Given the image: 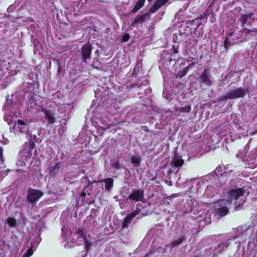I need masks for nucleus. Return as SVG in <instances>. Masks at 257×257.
Masks as SVG:
<instances>
[{"mask_svg": "<svg viewBox=\"0 0 257 257\" xmlns=\"http://www.w3.org/2000/svg\"><path fill=\"white\" fill-rule=\"evenodd\" d=\"M27 137L29 138L30 142H29V150L31 151L32 150L35 146V142L36 141L37 137L35 135H31L28 132L27 133Z\"/></svg>", "mask_w": 257, "mask_h": 257, "instance_id": "20", "label": "nucleus"}, {"mask_svg": "<svg viewBox=\"0 0 257 257\" xmlns=\"http://www.w3.org/2000/svg\"><path fill=\"white\" fill-rule=\"evenodd\" d=\"M146 0H139L136 3L135 6L132 10V13H136L141 8L143 7L144 4L145 3Z\"/></svg>", "mask_w": 257, "mask_h": 257, "instance_id": "23", "label": "nucleus"}, {"mask_svg": "<svg viewBox=\"0 0 257 257\" xmlns=\"http://www.w3.org/2000/svg\"><path fill=\"white\" fill-rule=\"evenodd\" d=\"M144 192L141 190H134L129 195V198L136 201H142L143 199Z\"/></svg>", "mask_w": 257, "mask_h": 257, "instance_id": "12", "label": "nucleus"}, {"mask_svg": "<svg viewBox=\"0 0 257 257\" xmlns=\"http://www.w3.org/2000/svg\"><path fill=\"white\" fill-rule=\"evenodd\" d=\"M81 195L82 196H84V197H85V196H86V193H85V192L83 190V191L81 193Z\"/></svg>", "mask_w": 257, "mask_h": 257, "instance_id": "34", "label": "nucleus"}, {"mask_svg": "<svg viewBox=\"0 0 257 257\" xmlns=\"http://www.w3.org/2000/svg\"><path fill=\"white\" fill-rule=\"evenodd\" d=\"M102 128H103V130H105L107 128V127H103V128L102 127Z\"/></svg>", "mask_w": 257, "mask_h": 257, "instance_id": "37", "label": "nucleus"}, {"mask_svg": "<svg viewBox=\"0 0 257 257\" xmlns=\"http://www.w3.org/2000/svg\"><path fill=\"white\" fill-rule=\"evenodd\" d=\"M166 3V1L164 0H156L153 6L150 9V12L151 13H154L160 7L164 5Z\"/></svg>", "mask_w": 257, "mask_h": 257, "instance_id": "16", "label": "nucleus"}, {"mask_svg": "<svg viewBox=\"0 0 257 257\" xmlns=\"http://www.w3.org/2000/svg\"><path fill=\"white\" fill-rule=\"evenodd\" d=\"M42 111L45 114L46 118L47 119L48 123L50 124L54 123L55 121L54 113L51 111L43 109Z\"/></svg>", "mask_w": 257, "mask_h": 257, "instance_id": "17", "label": "nucleus"}, {"mask_svg": "<svg viewBox=\"0 0 257 257\" xmlns=\"http://www.w3.org/2000/svg\"><path fill=\"white\" fill-rule=\"evenodd\" d=\"M188 70V66L185 67L181 71H180L178 74V75L182 77V76L186 75Z\"/></svg>", "mask_w": 257, "mask_h": 257, "instance_id": "30", "label": "nucleus"}, {"mask_svg": "<svg viewBox=\"0 0 257 257\" xmlns=\"http://www.w3.org/2000/svg\"><path fill=\"white\" fill-rule=\"evenodd\" d=\"M15 105L16 103H15L14 104V102L12 100L7 99L6 103L4 106V108L7 112H6V114L4 116V119L5 120L7 121L9 124H11L13 122V116L11 114L9 115L8 113H9L10 111H12V112H15Z\"/></svg>", "mask_w": 257, "mask_h": 257, "instance_id": "6", "label": "nucleus"}, {"mask_svg": "<svg viewBox=\"0 0 257 257\" xmlns=\"http://www.w3.org/2000/svg\"><path fill=\"white\" fill-rule=\"evenodd\" d=\"M130 39V35L128 34H124L121 39V41L122 42H126L128 41Z\"/></svg>", "mask_w": 257, "mask_h": 257, "instance_id": "32", "label": "nucleus"}, {"mask_svg": "<svg viewBox=\"0 0 257 257\" xmlns=\"http://www.w3.org/2000/svg\"><path fill=\"white\" fill-rule=\"evenodd\" d=\"M6 222L10 227H15L17 223L16 219L12 217L8 218Z\"/></svg>", "mask_w": 257, "mask_h": 257, "instance_id": "25", "label": "nucleus"}, {"mask_svg": "<svg viewBox=\"0 0 257 257\" xmlns=\"http://www.w3.org/2000/svg\"><path fill=\"white\" fill-rule=\"evenodd\" d=\"M31 156V154H30V153H28V155H27V157Z\"/></svg>", "mask_w": 257, "mask_h": 257, "instance_id": "38", "label": "nucleus"}, {"mask_svg": "<svg viewBox=\"0 0 257 257\" xmlns=\"http://www.w3.org/2000/svg\"><path fill=\"white\" fill-rule=\"evenodd\" d=\"M185 239V236L184 235H182L177 238L174 239L173 241L169 244L170 245V247L172 248L180 245Z\"/></svg>", "mask_w": 257, "mask_h": 257, "instance_id": "18", "label": "nucleus"}, {"mask_svg": "<svg viewBox=\"0 0 257 257\" xmlns=\"http://www.w3.org/2000/svg\"><path fill=\"white\" fill-rule=\"evenodd\" d=\"M244 191L241 188H236L230 190L227 193L225 200L226 204L230 205L233 203L237 208L241 206L244 202Z\"/></svg>", "mask_w": 257, "mask_h": 257, "instance_id": "2", "label": "nucleus"}, {"mask_svg": "<svg viewBox=\"0 0 257 257\" xmlns=\"http://www.w3.org/2000/svg\"><path fill=\"white\" fill-rule=\"evenodd\" d=\"M91 51L92 48L90 44H87L82 46L81 48V52L83 57L82 59L84 62H86L87 60L89 59L91 53Z\"/></svg>", "mask_w": 257, "mask_h": 257, "instance_id": "11", "label": "nucleus"}, {"mask_svg": "<svg viewBox=\"0 0 257 257\" xmlns=\"http://www.w3.org/2000/svg\"><path fill=\"white\" fill-rule=\"evenodd\" d=\"M256 133H257V131H256V132H254L253 133H252V134H251V135L255 134Z\"/></svg>", "mask_w": 257, "mask_h": 257, "instance_id": "40", "label": "nucleus"}, {"mask_svg": "<svg viewBox=\"0 0 257 257\" xmlns=\"http://www.w3.org/2000/svg\"><path fill=\"white\" fill-rule=\"evenodd\" d=\"M145 20V16H138L133 21L132 25H135L137 23H142Z\"/></svg>", "mask_w": 257, "mask_h": 257, "instance_id": "27", "label": "nucleus"}, {"mask_svg": "<svg viewBox=\"0 0 257 257\" xmlns=\"http://www.w3.org/2000/svg\"><path fill=\"white\" fill-rule=\"evenodd\" d=\"M28 121H24L21 119H18L17 121H15L13 126V130L14 133L18 134L19 133H25L28 128Z\"/></svg>", "mask_w": 257, "mask_h": 257, "instance_id": "7", "label": "nucleus"}, {"mask_svg": "<svg viewBox=\"0 0 257 257\" xmlns=\"http://www.w3.org/2000/svg\"><path fill=\"white\" fill-rule=\"evenodd\" d=\"M237 42V36L235 34L231 33L228 35L224 42L225 46L232 45Z\"/></svg>", "mask_w": 257, "mask_h": 257, "instance_id": "15", "label": "nucleus"}, {"mask_svg": "<svg viewBox=\"0 0 257 257\" xmlns=\"http://www.w3.org/2000/svg\"><path fill=\"white\" fill-rule=\"evenodd\" d=\"M245 15L246 16V17L247 18V19H249V18H251L253 15V13H249L247 14H245Z\"/></svg>", "mask_w": 257, "mask_h": 257, "instance_id": "33", "label": "nucleus"}, {"mask_svg": "<svg viewBox=\"0 0 257 257\" xmlns=\"http://www.w3.org/2000/svg\"><path fill=\"white\" fill-rule=\"evenodd\" d=\"M184 163V161L177 155H175L171 163V168L170 169V172L175 171L177 167H181Z\"/></svg>", "mask_w": 257, "mask_h": 257, "instance_id": "10", "label": "nucleus"}, {"mask_svg": "<svg viewBox=\"0 0 257 257\" xmlns=\"http://www.w3.org/2000/svg\"><path fill=\"white\" fill-rule=\"evenodd\" d=\"M243 33L247 36L250 35L251 34L254 35L255 33H257V29H253V30L245 29Z\"/></svg>", "mask_w": 257, "mask_h": 257, "instance_id": "28", "label": "nucleus"}, {"mask_svg": "<svg viewBox=\"0 0 257 257\" xmlns=\"http://www.w3.org/2000/svg\"><path fill=\"white\" fill-rule=\"evenodd\" d=\"M179 110L181 112H189L191 110L190 105H186L176 109V112Z\"/></svg>", "mask_w": 257, "mask_h": 257, "instance_id": "26", "label": "nucleus"}, {"mask_svg": "<svg viewBox=\"0 0 257 257\" xmlns=\"http://www.w3.org/2000/svg\"><path fill=\"white\" fill-rule=\"evenodd\" d=\"M237 233L233 238V241L240 244L247 239H252L253 243L257 244V225H243L236 228Z\"/></svg>", "mask_w": 257, "mask_h": 257, "instance_id": "1", "label": "nucleus"}, {"mask_svg": "<svg viewBox=\"0 0 257 257\" xmlns=\"http://www.w3.org/2000/svg\"><path fill=\"white\" fill-rule=\"evenodd\" d=\"M200 83L204 84L206 86H209L211 84V81L210 76L207 72V69H205L200 76Z\"/></svg>", "mask_w": 257, "mask_h": 257, "instance_id": "13", "label": "nucleus"}, {"mask_svg": "<svg viewBox=\"0 0 257 257\" xmlns=\"http://www.w3.org/2000/svg\"><path fill=\"white\" fill-rule=\"evenodd\" d=\"M62 237L63 238H66V239H67V235L71 234L73 243H75L77 244V245H79L82 243H85L86 247H87L88 242L86 241L85 235L82 229H77L75 231L74 233H72L68 230H65L63 228L62 229Z\"/></svg>", "mask_w": 257, "mask_h": 257, "instance_id": "3", "label": "nucleus"}, {"mask_svg": "<svg viewBox=\"0 0 257 257\" xmlns=\"http://www.w3.org/2000/svg\"><path fill=\"white\" fill-rule=\"evenodd\" d=\"M31 156V154H30V153H28V155H27V157Z\"/></svg>", "mask_w": 257, "mask_h": 257, "instance_id": "39", "label": "nucleus"}, {"mask_svg": "<svg viewBox=\"0 0 257 257\" xmlns=\"http://www.w3.org/2000/svg\"><path fill=\"white\" fill-rule=\"evenodd\" d=\"M33 254V250L32 247L28 248L26 251H22L20 256V257H30Z\"/></svg>", "mask_w": 257, "mask_h": 257, "instance_id": "24", "label": "nucleus"}, {"mask_svg": "<svg viewBox=\"0 0 257 257\" xmlns=\"http://www.w3.org/2000/svg\"><path fill=\"white\" fill-rule=\"evenodd\" d=\"M230 205L226 204L225 199H221L214 203V214L218 217H223L228 212V207Z\"/></svg>", "mask_w": 257, "mask_h": 257, "instance_id": "5", "label": "nucleus"}, {"mask_svg": "<svg viewBox=\"0 0 257 257\" xmlns=\"http://www.w3.org/2000/svg\"><path fill=\"white\" fill-rule=\"evenodd\" d=\"M247 18L245 15H242L240 16V21L242 25H244L247 21Z\"/></svg>", "mask_w": 257, "mask_h": 257, "instance_id": "31", "label": "nucleus"}, {"mask_svg": "<svg viewBox=\"0 0 257 257\" xmlns=\"http://www.w3.org/2000/svg\"><path fill=\"white\" fill-rule=\"evenodd\" d=\"M149 255V253H147L145 256H144V257H146V256H148Z\"/></svg>", "mask_w": 257, "mask_h": 257, "instance_id": "41", "label": "nucleus"}, {"mask_svg": "<svg viewBox=\"0 0 257 257\" xmlns=\"http://www.w3.org/2000/svg\"><path fill=\"white\" fill-rule=\"evenodd\" d=\"M106 125L108 126V127H109L111 125V123H107Z\"/></svg>", "mask_w": 257, "mask_h": 257, "instance_id": "35", "label": "nucleus"}, {"mask_svg": "<svg viewBox=\"0 0 257 257\" xmlns=\"http://www.w3.org/2000/svg\"><path fill=\"white\" fill-rule=\"evenodd\" d=\"M112 167L115 170H118L120 168V165L117 161H113L111 162Z\"/></svg>", "mask_w": 257, "mask_h": 257, "instance_id": "29", "label": "nucleus"}, {"mask_svg": "<svg viewBox=\"0 0 257 257\" xmlns=\"http://www.w3.org/2000/svg\"><path fill=\"white\" fill-rule=\"evenodd\" d=\"M43 193L36 189H29L28 190L27 199L29 202L31 203H35L42 196Z\"/></svg>", "mask_w": 257, "mask_h": 257, "instance_id": "9", "label": "nucleus"}, {"mask_svg": "<svg viewBox=\"0 0 257 257\" xmlns=\"http://www.w3.org/2000/svg\"><path fill=\"white\" fill-rule=\"evenodd\" d=\"M231 241H233L232 238L228 240H225L218 244L217 248L218 251H221V250H224ZM215 250H217V248H216Z\"/></svg>", "mask_w": 257, "mask_h": 257, "instance_id": "19", "label": "nucleus"}, {"mask_svg": "<svg viewBox=\"0 0 257 257\" xmlns=\"http://www.w3.org/2000/svg\"><path fill=\"white\" fill-rule=\"evenodd\" d=\"M153 255V251H151L150 253H149V255Z\"/></svg>", "mask_w": 257, "mask_h": 257, "instance_id": "36", "label": "nucleus"}, {"mask_svg": "<svg viewBox=\"0 0 257 257\" xmlns=\"http://www.w3.org/2000/svg\"><path fill=\"white\" fill-rule=\"evenodd\" d=\"M60 168V163H51L48 168L49 174L52 176H55L58 173Z\"/></svg>", "mask_w": 257, "mask_h": 257, "instance_id": "14", "label": "nucleus"}, {"mask_svg": "<svg viewBox=\"0 0 257 257\" xmlns=\"http://www.w3.org/2000/svg\"><path fill=\"white\" fill-rule=\"evenodd\" d=\"M141 208H138L136 210H134L133 212L128 214L123 219L122 222V226L123 228H126L128 225L131 223L132 219L136 216H137L138 218H140L143 215V214H141L142 207Z\"/></svg>", "mask_w": 257, "mask_h": 257, "instance_id": "8", "label": "nucleus"}, {"mask_svg": "<svg viewBox=\"0 0 257 257\" xmlns=\"http://www.w3.org/2000/svg\"><path fill=\"white\" fill-rule=\"evenodd\" d=\"M248 92V90L247 88L239 87L235 89H230L226 92L224 96L220 97V100L235 99L242 97Z\"/></svg>", "mask_w": 257, "mask_h": 257, "instance_id": "4", "label": "nucleus"}, {"mask_svg": "<svg viewBox=\"0 0 257 257\" xmlns=\"http://www.w3.org/2000/svg\"><path fill=\"white\" fill-rule=\"evenodd\" d=\"M142 158L140 156H134L131 158L132 163L135 167H139L140 165Z\"/></svg>", "mask_w": 257, "mask_h": 257, "instance_id": "21", "label": "nucleus"}, {"mask_svg": "<svg viewBox=\"0 0 257 257\" xmlns=\"http://www.w3.org/2000/svg\"><path fill=\"white\" fill-rule=\"evenodd\" d=\"M105 183V188L107 191H109L113 186V180L110 178H106L103 180Z\"/></svg>", "mask_w": 257, "mask_h": 257, "instance_id": "22", "label": "nucleus"}]
</instances>
